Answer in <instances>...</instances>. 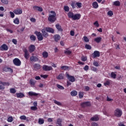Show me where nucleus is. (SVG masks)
Instances as JSON below:
<instances>
[{"label": "nucleus", "instance_id": "69168bd1", "mask_svg": "<svg viewBox=\"0 0 126 126\" xmlns=\"http://www.w3.org/2000/svg\"><path fill=\"white\" fill-rule=\"evenodd\" d=\"M94 24L96 26V27H99V23H98V21H95Z\"/></svg>", "mask_w": 126, "mask_h": 126}, {"label": "nucleus", "instance_id": "09e8293b", "mask_svg": "<svg viewBox=\"0 0 126 126\" xmlns=\"http://www.w3.org/2000/svg\"><path fill=\"white\" fill-rule=\"evenodd\" d=\"M64 10L65 11H66L67 12H68L69 11V7L67 6H64Z\"/></svg>", "mask_w": 126, "mask_h": 126}, {"label": "nucleus", "instance_id": "9b49d317", "mask_svg": "<svg viewBox=\"0 0 126 126\" xmlns=\"http://www.w3.org/2000/svg\"><path fill=\"white\" fill-rule=\"evenodd\" d=\"M80 17H81V15H80V14H75L74 15L72 20H79V19H80Z\"/></svg>", "mask_w": 126, "mask_h": 126}, {"label": "nucleus", "instance_id": "39448f33", "mask_svg": "<svg viewBox=\"0 0 126 126\" xmlns=\"http://www.w3.org/2000/svg\"><path fill=\"white\" fill-rule=\"evenodd\" d=\"M91 106V103L90 101H86L81 103V106L83 108L86 107H90Z\"/></svg>", "mask_w": 126, "mask_h": 126}, {"label": "nucleus", "instance_id": "de8ad7c7", "mask_svg": "<svg viewBox=\"0 0 126 126\" xmlns=\"http://www.w3.org/2000/svg\"><path fill=\"white\" fill-rule=\"evenodd\" d=\"M111 76L113 79H116V74L114 72H112L111 73Z\"/></svg>", "mask_w": 126, "mask_h": 126}, {"label": "nucleus", "instance_id": "603ef678", "mask_svg": "<svg viewBox=\"0 0 126 126\" xmlns=\"http://www.w3.org/2000/svg\"><path fill=\"white\" fill-rule=\"evenodd\" d=\"M83 38L85 42H86V43H88V42H89V39L88 38V37H87V36H84Z\"/></svg>", "mask_w": 126, "mask_h": 126}, {"label": "nucleus", "instance_id": "c756f323", "mask_svg": "<svg viewBox=\"0 0 126 126\" xmlns=\"http://www.w3.org/2000/svg\"><path fill=\"white\" fill-rule=\"evenodd\" d=\"M20 119L21 120H24L28 121V119L27 118V117L25 115H22L20 117Z\"/></svg>", "mask_w": 126, "mask_h": 126}, {"label": "nucleus", "instance_id": "e2e57ef3", "mask_svg": "<svg viewBox=\"0 0 126 126\" xmlns=\"http://www.w3.org/2000/svg\"><path fill=\"white\" fill-rule=\"evenodd\" d=\"M12 42H13V44L15 45H17V40L16 39H13Z\"/></svg>", "mask_w": 126, "mask_h": 126}, {"label": "nucleus", "instance_id": "2eb2a0df", "mask_svg": "<svg viewBox=\"0 0 126 126\" xmlns=\"http://www.w3.org/2000/svg\"><path fill=\"white\" fill-rule=\"evenodd\" d=\"M35 49H36V47H35V45H31L29 47V51L30 53H33V52H34V51H35Z\"/></svg>", "mask_w": 126, "mask_h": 126}, {"label": "nucleus", "instance_id": "680f3d73", "mask_svg": "<svg viewBox=\"0 0 126 126\" xmlns=\"http://www.w3.org/2000/svg\"><path fill=\"white\" fill-rule=\"evenodd\" d=\"M108 15H109V16H112L113 14V11H109L107 13Z\"/></svg>", "mask_w": 126, "mask_h": 126}, {"label": "nucleus", "instance_id": "338daca9", "mask_svg": "<svg viewBox=\"0 0 126 126\" xmlns=\"http://www.w3.org/2000/svg\"><path fill=\"white\" fill-rule=\"evenodd\" d=\"M84 70L85 71H88L89 70V66L88 65L85 66V67H84Z\"/></svg>", "mask_w": 126, "mask_h": 126}, {"label": "nucleus", "instance_id": "c9c22d12", "mask_svg": "<svg viewBox=\"0 0 126 126\" xmlns=\"http://www.w3.org/2000/svg\"><path fill=\"white\" fill-rule=\"evenodd\" d=\"M79 98L82 99L84 97V93L83 92H79Z\"/></svg>", "mask_w": 126, "mask_h": 126}, {"label": "nucleus", "instance_id": "72a5a7b5", "mask_svg": "<svg viewBox=\"0 0 126 126\" xmlns=\"http://www.w3.org/2000/svg\"><path fill=\"white\" fill-rule=\"evenodd\" d=\"M93 6L94 7V8H98V3L97 2L95 1L93 3Z\"/></svg>", "mask_w": 126, "mask_h": 126}, {"label": "nucleus", "instance_id": "bf43d9fd", "mask_svg": "<svg viewBox=\"0 0 126 126\" xmlns=\"http://www.w3.org/2000/svg\"><path fill=\"white\" fill-rule=\"evenodd\" d=\"M64 54H65L66 55H70V54H71V51L69 50H66L64 51Z\"/></svg>", "mask_w": 126, "mask_h": 126}, {"label": "nucleus", "instance_id": "a18cd8bd", "mask_svg": "<svg viewBox=\"0 0 126 126\" xmlns=\"http://www.w3.org/2000/svg\"><path fill=\"white\" fill-rule=\"evenodd\" d=\"M76 5H77L78 8H80L82 6V3L81 2H76Z\"/></svg>", "mask_w": 126, "mask_h": 126}, {"label": "nucleus", "instance_id": "0e129e2a", "mask_svg": "<svg viewBox=\"0 0 126 126\" xmlns=\"http://www.w3.org/2000/svg\"><path fill=\"white\" fill-rule=\"evenodd\" d=\"M90 90V88L88 86L85 87V91L88 92Z\"/></svg>", "mask_w": 126, "mask_h": 126}, {"label": "nucleus", "instance_id": "20e7f679", "mask_svg": "<svg viewBox=\"0 0 126 126\" xmlns=\"http://www.w3.org/2000/svg\"><path fill=\"white\" fill-rule=\"evenodd\" d=\"M66 77L70 82H74L75 81L74 77L73 76L70 75L67 72L66 73Z\"/></svg>", "mask_w": 126, "mask_h": 126}, {"label": "nucleus", "instance_id": "4468645a", "mask_svg": "<svg viewBox=\"0 0 126 126\" xmlns=\"http://www.w3.org/2000/svg\"><path fill=\"white\" fill-rule=\"evenodd\" d=\"M24 52L25 53L24 57L26 60H28L29 59V53L28 52V50L27 49H25L24 50Z\"/></svg>", "mask_w": 126, "mask_h": 126}, {"label": "nucleus", "instance_id": "13d9d810", "mask_svg": "<svg viewBox=\"0 0 126 126\" xmlns=\"http://www.w3.org/2000/svg\"><path fill=\"white\" fill-rule=\"evenodd\" d=\"M82 62H86L87 61V57L83 56L82 57Z\"/></svg>", "mask_w": 126, "mask_h": 126}, {"label": "nucleus", "instance_id": "f704fd0d", "mask_svg": "<svg viewBox=\"0 0 126 126\" xmlns=\"http://www.w3.org/2000/svg\"><path fill=\"white\" fill-rule=\"evenodd\" d=\"M31 41H36V36L34 35H32L30 36Z\"/></svg>", "mask_w": 126, "mask_h": 126}, {"label": "nucleus", "instance_id": "473e14b6", "mask_svg": "<svg viewBox=\"0 0 126 126\" xmlns=\"http://www.w3.org/2000/svg\"><path fill=\"white\" fill-rule=\"evenodd\" d=\"M68 18H73L74 14L71 12H69L67 14Z\"/></svg>", "mask_w": 126, "mask_h": 126}, {"label": "nucleus", "instance_id": "f8f14e48", "mask_svg": "<svg viewBox=\"0 0 126 126\" xmlns=\"http://www.w3.org/2000/svg\"><path fill=\"white\" fill-rule=\"evenodd\" d=\"M3 71L7 72H10L11 73L13 72V70L11 68H10L9 67L5 66L4 68H3Z\"/></svg>", "mask_w": 126, "mask_h": 126}, {"label": "nucleus", "instance_id": "f3484780", "mask_svg": "<svg viewBox=\"0 0 126 126\" xmlns=\"http://www.w3.org/2000/svg\"><path fill=\"white\" fill-rule=\"evenodd\" d=\"M99 118L97 116V115H95L92 118H91L90 120L93 122H96L99 121Z\"/></svg>", "mask_w": 126, "mask_h": 126}, {"label": "nucleus", "instance_id": "052dcab7", "mask_svg": "<svg viewBox=\"0 0 126 126\" xmlns=\"http://www.w3.org/2000/svg\"><path fill=\"white\" fill-rule=\"evenodd\" d=\"M1 1L2 3H5V4H7L8 3V1L7 0H1Z\"/></svg>", "mask_w": 126, "mask_h": 126}, {"label": "nucleus", "instance_id": "cd10ccee", "mask_svg": "<svg viewBox=\"0 0 126 126\" xmlns=\"http://www.w3.org/2000/svg\"><path fill=\"white\" fill-rule=\"evenodd\" d=\"M42 56L43 58L47 59V58L49 57V54L48 52H47V51H44L42 53Z\"/></svg>", "mask_w": 126, "mask_h": 126}, {"label": "nucleus", "instance_id": "6e6552de", "mask_svg": "<svg viewBox=\"0 0 126 126\" xmlns=\"http://www.w3.org/2000/svg\"><path fill=\"white\" fill-rule=\"evenodd\" d=\"M43 70L44 71H51L53 69V67L51 66L43 65L42 67Z\"/></svg>", "mask_w": 126, "mask_h": 126}, {"label": "nucleus", "instance_id": "412c9836", "mask_svg": "<svg viewBox=\"0 0 126 126\" xmlns=\"http://www.w3.org/2000/svg\"><path fill=\"white\" fill-rule=\"evenodd\" d=\"M56 78L58 80H63L64 79V74L61 73L59 74V75L56 77Z\"/></svg>", "mask_w": 126, "mask_h": 126}, {"label": "nucleus", "instance_id": "58836bf2", "mask_svg": "<svg viewBox=\"0 0 126 126\" xmlns=\"http://www.w3.org/2000/svg\"><path fill=\"white\" fill-rule=\"evenodd\" d=\"M3 86H9L10 83L9 82H3L2 85Z\"/></svg>", "mask_w": 126, "mask_h": 126}, {"label": "nucleus", "instance_id": "7c9ffc66", "mask_svg": "<svg viewBox=\"0 0 126 126\" xmlns=\"http://www.w3.org/2000/svg\"><path fill=\"white\" fill-rule=\"evenodd\" d=\"M114 5H115V6H120L121 5V2H120V1L117 0L113 2Z\"/></svg>", "mask_w": 126, "mask_h": 126}, {"label": "nucleus", "instance_id": "5fc2aeb1", "mask_svg": "<svg viewBox=\"0 0 126 126\" xmlns=\"http://www.w3.org/2000/svg\"><path fill=\"white\" fill-rule=\"evenodd\" d=\"M110 82L109 81H106V82L104 83V85L105 86L110 85Z\"/></svg>", "mask_w": 126, "mask_h": 126}, {"label": "nucleus", "instance_id": "c85d7f7f", "mask_svg": "<svg viewBox=\"0 0 126 126\" xmlns=\"http://www.w3.org/2000/svg\"><path fill=\"white\" fill-rule=\"evenodd\" d=\"M56 27L58 31H60L61 32H63V29H62V26H61L60 24L56 25Z\"/></svg>", "mask_w": 126, "mask_h": 126}, {"label": "nucleus", "instance_id": "864d4df0", "mask_svg": "<svg viewBox=\"0 0 126 126\" xmlns=\"http://www.w3.org/2000/svg\"><path fill=\"white\" fill-rule=\"evenodd\" d=\"M31 110L32 111H36L37 110V107L35 106L31 107Z\"/></svg>", "mask_w": 126, "mask_h": 126}, {"label": "nucleus", "instance_id": "8fccbe9b", "mask_svg": "<svg viewBox=\"0 0 126 126\" xmlns=\"http://www.w3.org/2000/svg\"><path fill=\"white\" fill-rule=\"evenodd\" d=\"M61 68L63 70H66L68 69V66H61Z\"/></svg>", "mask_w": 126, "mask_h": 126}, {"label": "nucleus", "instance_id": "c03bdc74", "mask_svg": "<svg viewBox=\"0 0 126 126\" xmlns=\"http://www.w3.org/2000/svg\"><path fill=\"white\" fill-rule=\"evenodd\" d=\"M71 5L72 8L74 9L76 7V3H75V2H72L71 3Z\"/></svg>", "mask_w": 126, "mask_h": 126}, {"label": "nucleus", "instance_id": "3c124183", "mask_svg": "<svg viewBox=\"0 0 126 126\" xmlns=\"http://www.w3.org/2000/svg\"><path fill=\"white\" fill-rule=\"evenodd\" d=\"M57 87L59 89H61V90H64V88L62 86H61L59 84H57Z\"/></svg>", "mask_w": 126, "mask_h": 126}, {"label": "nucleus", "instance_id": "ddd939ff", "mask_svg": "<svg viewBox=\"0 0 126 126\" xmlns=\"http://www.w3.org/2000/svg\"><path fill=\"white\" fill-rule=\"evenodd\" d=\"M0 51H7L8 50V47H7V45L6 44H3L0 47Z\"/></svg>", "mask_w": 126, "mask_h": 126}, {"label": "nucleus", "instance_id": "393cba45", "mask_svg": "<svg viewBox=\"0 0 126 126\" xmlns=\"http://www.w3.org/2000/svg\"><path fill=\"white\" fill-rule=\"evenodd\" d=\"M78 94V92L77 91H72L70 93V95L72 97L76 96Z\"/></svg>", "mask_w": 126, "mask_h": 126}, {"label": "nucleus", "instance_id": "b1692460", "mask_svg": "<svg viewBox=\"0 0 126 126\" xmlns=\"http://www.w3.org/2000/svg\"><path fill=\"white\" fill-rule=\"evenodd\" d=\"M33 67L34 70L36 71L37 70H39L41 68V66L39 64L36 63L34 65Z\"/></svg>", "mask_w": 126, "mask_h": 126}, {"label": "nucleus", "instance_id": "f257e3e1", "mask_svg": "<svg viewBox=\"0 0 126 126\" xmlns=\"http://www.w3.org/2000/svg\"><path fill=\"white\" fill-rule=\"evenodd\" d=\"M50 12L52 14V15H49L48 21H50V22L51 23H54V22L57 20V18L56 17L57 14H56V12L54 11H51Z\"/></svg>", "mask_w": 126, "mask_h": 126}, {"label": "nucleus", "instance_id": "2f4dec72", "mask_svg": "<svg viewBox=\"0 0 126 126\" xmlns=\"http://www.w3.org/2000/svg\"><path fill=\"white\" fill-rule=\"evenodd\" d=\"M100 41H102V37H96L94 38V41L96 42V43H100Z\"/></svg>", "mask_w": 126, "mask_h": 126}, {"label": "nucleus", "instance_id": "aec40b11", "mask_svg": "<svg viewBox=\"0 0 126 126\" xmlns=\"http://www.w3.org/2000/svg\"><path fill=\"white\" fill-rule=\"evenodd\" d=\"M28 94L30 96H37L39 94H36V93L33 92H29L28 93Z\"/></svg>", "mask_w": 126, "mask_h": 126}, {"label": "nucleus", "instance_id": "79ce46f5", "mask_svg": "<svg viewBox=\"0 0 126 126\" xmlns=\"http://www.w3.org/2000/svg\"><path fill=\"white\" fill-rule=\"evenodd\" d=\"M44 119H39L38 120V124L39 125H42V124H44Z\"/></svg>", "mask_w": 126, "mask_h": 126}, {"label": "nucleus", "instance_id": "9d476101", "mask_svg": "<svg viewBox=\"0 0 126 126\" xmlns=\"http://www.w3.org/2000/svg\"><path fill=\"white\" fill-rule=\"evenodd\" d=\"M33 9H34V10H36L37 11H43V8H42V7L41 6L35 5L33 6Z\"/></svg>", "mask_w": 126, "mask_h": 126}, {"label": "nucleus", "instance_id": "4c0bfd02", "mask_svg": "<svg viewBox=\"0 0 126 126\" xmlns=\"http://www.w3.org/2000/svg\"><path fill=\"white\" fill-rule=\"evenodd\" d=\"M85 48L87 49V50H91V49H92V47L91 46V45L89 44H86Z\"/></svg>", "mask_w": 126, "mask_h": 126}, {"label": "nucleus", "instance_id": "774afa93", "mask_svg": "<svg viewBox=\"0 0 126 126\" xmlns=\"http://www.w3.org/2000/svg\"><path fill=\"white\" fill-rule=\"evenodd\" d=\"M92 126H99V125L97 123L94 122L92 124Z\"/></svg>", "mask_w": 126, "mask_h": 126}, {"label": "nucleus", "instance_id": "37998d69", "mask_svg": "<svg viewBox=\"0 0 126 126\" xmlns=\"http://www.w3.org/2000/svg\"><path fill=\"white\" fill-rule=\"evenodd\" d=\"M41 77L43 78L44 79H46L47 78V77H48L49 75L48 74H41L40 75Z\"/></svg>", "mask_w": 126, "mask_h": 126}, {"label": "nucleus", "instance_id": "5701e85b", "mask_svg": "<svg viewBox=\"0 0 126 126\" xmlns=\"http://www.w3.org/2000/svg\"><path fill=\"white\" fill-rule=\"evenodd\" d=\"M30 60L31 62H37L39 60V59L36 56H32L30 58Z\"/></svg>", "mask_w": 126, "mask_h": 126}, {"label": "nucleus", "instance_id": "4d7b16f0", "mask_svg": "<svg viewBox=\"0 0 126 126\" xmlns=\"http://www.w3.org/2000/svg\"><path fill=\"white\" fill-rule=\"evenodd\" d=\"M91 69H92V71H94V72H97V69L94 66H92Z\"/></svg>", "mask_w": 126, "mask_h": 126}, {"label": "nucleus", "instance_id": "6e6d98bb", "mask_svg": "<svg viewBox=\"0 0 126 126\" xmlns=\"http://www.w3.org/2000/svg\"><path fill=\"white\" fill-rule=\"evenodd\" d=\"M9 13L11 15V18H14V16H15V15H14V13H13V12L10 11Z\"/></svg>", "mask_w": 126, "mask_h": 126}, {"label": "nucleus", "instance_id": "f03ea898", "mask_svg": "<svg viewBox=\"0 0 126 126\" xmlns=\"http://www.w3.org/2000/svg\"><path fill=\"white\" fill-rule=\"evenodd\" d=\"M123 115V111L119 108H117L115 111H114V115L117 118H120Z\"/></svg>", "mask_w": 126, "mask_h": 126}, {"label": "nucleus", "instance_id": "a878e982", "mask_svg": "<svg viewBox=\"0 0 126 126\" xmlns=\"http://www.w3.org/2000/svg\"><path fill=\"white\" fill-rule=\"evenodd\" d=\"M13 63H21V61L18 58H15L13 60Z\"/></svg>", "mask_w": 126, "mask_h": 126}, {"label": "nucleus", "instance_id": "ea45409f", "mask_svg": "<svg viewBox=\"0 0 126 126\" xmlns=\"http://www.w3.org/2000/svg\"><path fill=\"white\" fill-rule=\"evenodd\" d=\"M10 93L12 94L16 93V90L14 88H10Z\"/></svg>", "mask_w": 126, "mask_h": 126}, {"label": "nucleus", "instance_id": "423d86ee", "mask_svg": "<svg viewBox=\"0 0 126 126\" xmlns=\"http://www.w3.org/2000/svg\"><path fill=\"white\" fill-rule=\"evenodd\" d=\"M92 57L93 59L98 58V57H100V52L98 51H94V52L92 54Z\"/></svg>", "mask_w": 126, "mask_h": 126}, {"label": "nucleus", "instance_id": "0eeeda50", "mask_svg": "<svg viewBox=\"0 0 126 126\" xmlns=\"http://www.w3.org/2000/svg\"><path fill=\"white\" fill-rule=\"evenodd\" d=\"M14 13H15V14H16L17 15H19L20 14H22V9L20 8H18L16 9H15L13 11Z\"/></svg>", "mask_w": 126, "mask_h": 126}, {"label": "nucleus", "instance_id": "7ed1b4c3", "mask_svg": "<svg viewBox=\"0 0 126 126\" xmlns=\"http://www.w3.org/2000/svg\"><path fill=\"white\" fill-rule=\"evenodd\" d=\"M34 34H35V35L37 36L38 41H42V40L44 39V37H43V34L42 33H41V32L36 31L34 32Z\"/></svg>", "mask_w": 126, "mask_h": 126}, {"label": "nucleus", "instance_id": "6ab92c4d", "mask_svg": "<svg viewBox=\"0 0 126 126\" xmlns=\"http://www.w3.org/2000/svg\"><path fill=\"white\" fill-rule=\"evenodd\" d=\"M16 97L18 98H21L24 97H25V95L22 93H16Z\"/></svg>", "mask_w": 126, "mask_h": 126}, {"label": "nucleus", "instance_id": "49530a36", "mask_svg": "<svg viewBox=\"0 0 126 126\" xmlns=\"http://www.w3.org/2000/svg\"><path fill=\"white\" fill-rule=\"evenodd\" d=\"M13 22H14V23H15V24H19V19H18V18H16L15 19V20H14Z\"/></svg>", "mask_w": 126, "mask_h": 126}, {"label": "nucleus", "instance_id": "dca6fc26", "mask_svg": "<svg viewBox=\"0 0 126 126\" xmlns=\"http://www.w3.org/2000/svg\"><path fill=\"white\" fill-rule=\"evenodd\" d=\"M42 33V36L43 37H45V38H47L49 36V34L47 32H46V29H43L41 30Z\"/></svg>", "mask_w": 126, "mask_h": 126}, {"label": "nucleus", "instance_id": "a19ab883", "mask_svg": "<svg viewBox=\"0 0 126 126\" xmlns=\"http://www.w3.org/2000/svg\"><path fill=\"white\" fill-rule=\"evenodd\" d=\"M54 103L57 104L58 106H62V103L56 100H54Z\"/></svg>", "mask_w": 126, "mask_h": 126}, {"label": "nucleus", "instance_id": "e433bc0d", "mask_svg": "<svg viewBox=\"0 0 126 126\" xmlns=\"http://www.w3.org/2000/svg\"><path fill=\"white\" fill-rule=\"evenodd\" d=\"M13 121V118L12 116L9 117L8 119H7V121H8V123H12Z\"/></svg>", "mask_w": 126, "mask_h": 126}, {"label": "nucleus", "instance_id": "1a4fd4ad", "mask_svg": "<svg viewBox=\"0 0 126 126\" xmlns=\"http://www.w3.org/2000/svg\"><path fill=\"white\" fill-rule=\"evenodd\" d=\"M45 31L46 32H48L49 33H52V34H54L55 33V30H54V29L50 27H46L45 28Z\"/></svg>", "mask_w": 126, "mask_h": 126}, {"label": "nucleus", "instance_id": "a211bd4d", "mask_svg": "<svg viewBox=\"0 0 126 126\" xmlns=\"http://www.w3.org/2000/svg\"><path fill=\"white\" fill-rule=\"evenodd\" d=\"M62 123H63V119H61L60 118L58 119L56 123L57 126H63V124H62Z\"/></svg>", "mask_w": 126, "mask_h": 126}, {"label": "nucleus", "instance_id": "bb28decb", "mask_svg": "<svg viewBox=\"0 0 126 126\" xmlns=\"http://www.w3.org/2000/svg\"><path fill=\"white\" fill-rule=\"evenodd\" d=\"M60 39H61V36H60V35L56 34L54 36V39H55V42H58L59 40H60Z\"/></svg>", "mask_w": 126, "mask_h": 126}, {"label": "nucleus", "instance_id": "4be33fe9", "mask_svg": "<svg viewBox=\"0 0 126 126\" xmlns=\"http://www.w3.org/2000/svg\"><path fill=\"white\" fill-rule=\"evenodd\" d=\"M29 82L31 86L34 87L35 85L36 81L34 80V79H32L30 80Z\"/></svg>", "mask_w": 126, "mask_h": 126}]
</instances>
